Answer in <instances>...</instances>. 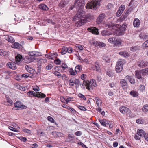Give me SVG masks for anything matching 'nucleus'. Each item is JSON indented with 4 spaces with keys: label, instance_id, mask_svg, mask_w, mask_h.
Here are the masks:
<instances>
[{
    "label": "nucleus",
    "instance_id": "21",
    "mask_svg": "<svg viewBox=\"0 0 148 148\" xmlns=\"http://www.w3.org/2000/svg\"><path fill=\"white\" fill-rule=\"evenodd\" d=\"M140 23V20L137 18H136L134 19L133 21V25L135 27H138Z\"/></svg>",
    "mask_w": 148,
    "mask_h": 148
},
{
    "label": "nucleus",
    "instance_id": "58",
    "mask_svg": "<svg viewBox=\"0 0 148 148\" xmlns=\"http://www.w3.org/2000/svg\"><path fill=\"white\" fill-rule=\"evenodd\" d=\"M23 131L24 132L29 134H30L31 132L30 130H29L27 129H23Z\"/></svg>",
    "mask_w": 148,
    "mask_h": 148
},
{
    "label": "nucleus",
    "instance_id": "14",
    "mask_svg": "<svg viewBox=\"0 0 148 148\" xmlns=\"http://www.w3.org/2000/svg\"><path fill=\"white\" fill-rule=\"evenodd\" d=\"M87 29L89 32L98 35L99 34L98 29L96 27L88 28Z\"/></svg>",
    "mask_w": 148,
    "mask_h": 148
},
{
    "label": "nucleus",
    "instance_id": "20",
    "mask_svg": "<svg viewBox=\"0 0 148 148\" xmlns=\"http://www.w3.org/2000/svg\"><path fill=\"white\" fill-rule=\"evenodd\" d=\"M105 15L104 13L100 14L97 18V21L99 23L101 22L105 17Z\"/></svg>",
    "mask_w": 148,
    "mask_h": 148
},
{
    "label": "nucleus",
    "instance_id": "61",
    "mask_svg": "<svg viewBox=\"0 0 148 148\" xmlns=\"http://www.w3.org/2000/svg\"><path fill=\"white\" fill-rule=\"evenodd\" d=\"M69 84L71 86H73L74 84V82L73 79H71L69 81Z\"/></svg>",
    "mask_w": 148,
    "mask_h": 148
},
{
    "label": "nucleus",
    "instance_id": "27",
    "mask_svg": "<svg viewBox=\"0 0 148 148\" xmlns=\"http://www.w3.org/2000/svg\"><path fill=\"white\" fill-rule=\"evenodd\" d=\"M52 134L53 135L54 137L62 136L63 135V134L61 133L58 132H52Z\"/></svg>",
    "mask_w": 148,
    "mask_h": 148
},
{
    "label": "nucleus",
    "instance_id": "45",
    "mask_svg": "<svg viewBox=\"0 0 148 148\" xmlns=\"http://www.w3.org/2000/svg\"><path fill=\"white\" fill-rule=\"evenodd\" d=\"M62 107L64 108H66L68 109H69L71 111H73V108H70L66 104H63L62 105Z\"/></svg>",
    "mask_w": 148,
    "mask_h": 148
},
{
    "label": "nucleus",
    "instance_id": "34",
    "mask_svg": "<svg viewBox=\"0 0 148 148\" xmlns=\"http://www.w3.org/2000/svg\"><path fill=\"white\" fill-rule=\"evenodd\" d=\"M68 51V47H63L62 49L61 53L62 55L65 54Z\"/></svg>",
    "mask_w": 148,
    "mask_h": 148
},
{
    "label": "nucleus",
    "instance_id": "48",
    "mask_svg": "<svg viewBox=\"0 0 148 148\" xmlns=\"http://www.w3.org/2000/svg\"><path fill=\"white\" fill-rule=\"evenodd\" d=\"M106 8L108 10H111L113 8V5L111 3H108L107 5Z\"/></svg>",
    "mask_w": 148,
    "mask_h": 148
},
{
    "label": "nucleus",
    "instance_id": "29",
    "mask_svg": "<svg viewBox=\"0 0 148 148\" xmlns=\"http://www.w3.org/2000/svg\"><path fill=\"white\" fill-rule=\"evenodd\" d=\"M101 34L102 36H106L110 35L111 34V33L108 31L103 30L101 32Z\"/></svg>",
    "mask_w": 148,
    "mask_h": 148
},
{
    "label": "nucleus",
    "instance_id": "36",
    "mask_svg": "<svg viewBox=\"0 0 148 148\" xmlns=\"http://www.w3.org/2000/svg\"><path fill=\"white\" fill-rule=\"evenodd\" d=\"M106 74L110 77L113 76L114 74L112 71L110 69H108L106 72Z\"/></svg>",
    "mask_w": 148,
    "mask_h": 148
},
{
    "label": "nucleus",
    "instance_id": "18",
    "mask_svg": "<svg viewBox=\"0 0 148 148\" xmlns=\"http://www.w3.org/2000/svg\"><path fill=\"white\" fill-rule=\"evenodd\" d=\"M9 67L13 70H15L17 69L16 64L14 62H9L7 64Z\"/></svg>",
    "mask_w": 148,
    "mask_h": 148
},
{
    "label": "nucleus",
    "instance_id": "7",
    "mask_svg": "<svg viewBox=\"0 0 148 148\" xmlns=\"http://www.w3.org/2000/svg\"><path fill=\"white\" fill-rule=\"evenodd\" d=\"M109 42L114 45H118L121 43L120 39L116 37H111L108 39Z\"/></svg>",
    "mask_w": 148,
    "mask_h": 148
},
{
    "label": "nucleus",
    "instance_id": "60",
    "mask_svg": "<svg viewBox=\"0 0 148 148\" xmlns=\"http://www.w3.org/2000/svg\"><path fill=\"white\" fill-rule=\"evenodd\" d=\"M69 84L71 86H73L74 84V82L73 79H71L69 81Z\"/></svg>",
    "mask_w": 148,
    "mask_h": 148
},
{
    "label": "nucleus",
    "instance_id": "35",
    "mask_svg": "<svg viewBox=\"0 0 148 148\" xmlns=\"http://www.w3.org/2000/svg\"><path fill=\"white\" fill-rule=\"evenodd\" d=\"M8 52L7 51H4L3 49H0V55L1 56H5L8 55Z\"/></svg>",
    "mask_w": 148,
    "mask_h": 148
},
{
    "label": "nucleus",
    "instance_id": "1",
    "mask_svg": "<svg viewBox=\"0 0 148 148\" xmlns=\"http://www.w3.org/2000/svg\"><path fill=\"white\" fill-rule=\"evenodd\" d=\"M77 14H77L76 15H77V16H76L75 18V19L76 20H77L78 19H79L78 21L75 22V25L77 27H78V26H81L84 23L89 21L90 20L92 19L93 18V16L92 15L90 14H89L86 15L84 19H81L80 18H78Z\"/></svg>",
    "mask_w": 148,
    "mask_h": 148
},
{
    "label": "nucleus",
    "instance_id": "51",
    "mask_svg": "<svg viewBox=\"0 0 148 148\" xmlns=\"http://www.w3.org/2000/svg\"><path fill=\"white\" fill-rule=\"evenodd\" d=\"M126 27L127 26L125 24H123L121 27V29L123 31H125V30Z\"/></svg>",
    "mask_w": 148,
    "mask_h": 148
},
{
    "label": "nucleus",
    "instance_id": "59",
    "mask_svg": "<svg viewBox=\"0 0 148 148\" xmlns=\"http://www.w3.org/2000/svg\"><path fill=\"white\" fill-rule=\"evenodd\" d=\"M50 55L52 57V59H54L57 57V55L55 53H51Z\"/></svg>",
    "mask_w": 148,
    "mask_h": 148
},
{
    "label": "nucleus",
    "instance_id": "6",
    "mask_svg": "<svg viewBox=\"0 0 148 148\" xmlns=\"http://www.w3.org/2000/svg\"><path fill=\"white\" fill-rule=\"evenodd\" d=\"M85 3L84 0H79L77 4V6L79 8L80 10L77 13L78 18H80L82 16V9L84 7Z\"/></svg>",
    "mask_w": 148,
    "mask_h": 148
},
{
    "label": "nucleus",
    "instance_id": "56",
    "mask_svg": "<svg viewBox=\"0 0 148 148\" xmlns=\"http://www.w3.org/2000/svg\"><path fill=\"white\" fill-rule=\"evenodd\" d=\"M134 137L137 140H139L140 139V137L137 134V133L135 135Z\"/></svg>",
    "mask_w": 148,
    "mask_h": 148
},
{
    "label": "nucleus",
    "instance_id": "16",
    "mask_svg": "<svg viewBox=\"0 0 148 148\" xmlns=\"http://www.w3.org/2000/svg\"><path fill=\"white\" fill-rule=\"evenodd\" d=\"M75 84H76V89L79 87V85L81 86L82 88H85V85L83 84V83L81 85L80 84L79 79H76L75 80Z\"/></svg>",
    "mask_w": 148,
    "mask_h": 148
},
{
    "label": "nucleus",
    "instance_id": "57",
    "mask_svg": "<svg viewBox=\"0 0 148 148\" xmlns=\"http://www.w3.org/2000/svg\"><path fill=\"white\" fill-rule=\"evenodd\" d=\"M78 97L81 98H83L84 100H86V99L84 96L82 94L79 93L78 95Z\"/></svg>",
    "mask_w": 148,
    "mask_h": 148
},
{
    "label": "nucleus",
    "instance_id": "46",
    "mask_svg": "<svg viewBox=\"0 0 148 148\" xmlns=\"http://www.w3.org/2000/svg\"><path fill=\"white\" fill-rule=\"evenodd\" d=\"M75 47L76 48H78L80 50H83V46L80 45L76 44L75 45Z\"/></svg>",
    "mask_w": 148,
    "mask_h": 148
},
{
    "label": "nucleus",
    "instance_id": "12",
    "mask_svg": "<svg viewBox=\"0 0 148 148\" xmlns=\"http://www.w3.org/2000/svg\"><path fill=\"white\" fill-rule=\"evenodd\" d=\"M125 8L124 5H121L119 8L116 14V16L117 17L119 16L123 12Z\"/></svg>",
    "mask_w": 148,
    "mask_h": 148
},
{
    "label": "nucleus",
    "instance_id": "5",
    "mask_svg": "<svg viewBox=\"0 0 148 148\" xmlns=\"http://www.w3.org/2000/svg\"><path fill=\"white\" fill-rule=\"evenodd\" d=\"M39 54V53L35 51L30 52L29 55L30 56L28 57L27 58V62L28 63H30L34 61L35 59L34 56H39L40 55Z\"/></svg>",
    "mask_w": 148,
    "mask_h": 148
},
{
    "label": "nucleus",
    "instance_id": "41",
    "mask_svg": "<svg viewBox=\"0 0 148 148\" xmlns=\"http://www.w3.org/2000/svg\"><path fill=\"white\" fill-rule=\"evenodd\" d=\"M147 47H148V40L145 42L142 45V47L143 49H145Z\"/></svg>",
    "mask_w": 148,
    "mask_h": 148
},
{
    "label": "nucleus",
    "instance_id": "37",
    "mask_svg": "<svg viewBox=\"0 0 148 148\" xmlns=\"http://www.w3.org/2000/svg\"><path fill=\"white\" fill-rule=\"evenodd\" d=\"M142 111L146 112L148 111V104H146L143 106L142 108Z\"/></svg>",
    "mask_w": 148,
    "mask_h": 148
},
{
    "label": "nucleus",
    "instance_id": "31",
    "mask_svg": "<svg viewBox=\"0 0 148 148\" xmlns=\"http://www.w3.org/2000/svg\"><path fill=\"white\" fill-rule=\"evenodd\" d=\"M130 94L131 95L134 97H137L138 95V92L134 90H132L130 92Z\"/></svg>",
    "mask_w": 148,
    "mask_h": 148
},
{
    "label": "nucleus",
    "instance_id": "9",
    "mask_svg": "<svg viewBox=\"0 0 148 148\" xmlns=\"http://www.w3.org/2000/svg\"><path fill=\"white\" fill-rule=\"evenodd\" d=\"M92 44L94 46L97 47H102L106 46L105 43L95 40H92Z\"/></svg>",
    "mask_w": 148,
    "mask_h": 148
},
{
    "label": "nucleus",
    "instance_id": "38",
    "mask_svg": "<svg viewBox=\"0 0 148 148\" xmlns=\"http://www.w3.org/2000/svg\"><path fill=\"white\" fill-rule=\"evenodd\" d=\"M95 66L96 68V70L98 71H100V68L99 65V63L98 62H95Z\"/></svg>",
    "mask_w": 148,
    "mask_h": 148
},
{
    "label": "nucleus",
    "instance_id": "62",
    "mask_svg": "<svg viewBox=\"0 0 148 148\" xmlns=\"http://www.w3.org/2000/svg\"><path fill=\"white\" fill-rule=\"evenodd\" d=\"M69 84L71 86H73L74 84V82L73 79H71L69 81Z\"/></svg>",
    "mask_w": 148,
    "mask_h": 148
},
{
    "label": "nucleus",
    "instance_id": "44",
    "mask_svg": "<svg viewBox=\"0 0 148 148\" xmlns=\"http://www.w3.org/2000/svg\"><path fill=\"white\" fill-rule=\"evenodd\" d=\"M53 73L56 75L57 76L58 78H60L61 77V75L60 72L57 71H53Z\"/></svg>",
    "mask_w": 148,
    "mask_h": 148
},
{
    "label": "nucleus",
    "instance_id": "10",
    "mask_svg": "<svg viewBox=\"0 0 148 148\" xmlns=\"http://www.w3.org/2000/svg\"><path fill=\"white\" fill-rule=\"evenodd\" d=\"M120 112L123 114L127 113V114H130L131 111L127 108L125 106H122L120 108Z\"/></svg>",
    "mask_w": 148,
    "mask_h": 148
},
{
    "label": "nucleus",
    "instance_id": "25",
    "mask_svg": "<svg viewBox=\"0 0 148 148\" xmlns=\"http://www.w3.org/2000/svg\"><path fill=\"white\" fill-rule=\"evenodd\" d=\"M119 54L122 56H123L125 58H128L130 56L129 53L128 52L126 51L120 52L119 53Z\"/></svg>",
    "mask_w": 148,
    "mask_h": 148
},
{
    "label": "nucleus",
    "instance_id": "2",
    "mask_svg": "<svg viewBox=\"0 0 148 148\" xmlns=\"http://www.w3.org/2000/svg\"><path fill=\"white\" fill-rule=\"evenodd\" d=\"M101 0H94L89 1L86 5L87 9H90L96 8L99 6L101 3Z\"/></svg>",
    "mask_w": 148,
    "mask_h": 148
},
{
    "label": "nucleus",
    "instance_id": "47",
    "mask_svg": "<svg viewBox=\"0 0 148 148\" xmlns=\"http://www.w3.org/2000/svg\"><path fill=\"white\" fill-rule=\"evenodd\" d=\"M76 106H77L78 108H79L80 110L83 111L86 110V109L84 106H79L77 104H76Z\"/></svg>",
    "mask_w": 148,
    "mask_h": 148
},
{
    "label": "nucleus",
    "instance_id": "43",
    "mask_svg": "<svg viewBox=\"0 0 148 148\" xmlns=\"http://www.w3.org/2000/svg\"><path fill=\"white\" fill-rule=\"evenodd\" d=\"M65 4V2L63 1H62L59 4V6L60 8H62L64 7Z\"/></svg>",
    "mask_w": 148,
    "mask_h": 148
},
{
    "label": "nucleus",
    "instance_id": "39",
    "mask_svg": "<svg viewBox=\"0 0 148 148\" xmlns=\"http://www.w3.org/2000/svg\"><path fill=\"white\" fill-rule=\"evenodd\" d=\"M128 16L126 14H123L122 16L120 17V21H123L125 20V19H127L128 18Z\"/></svg>",
    "mask_w": 148,
    "mask_h": 148
},
{
    "label": "nucleus",
    "instance_id": "33",
    "mask_svg": "<svg viewBox=\"0 0 148 148\" xmlns=\"http://www.w3.org/2000/svg\"><path fill=\"white\" fill-rule=\"evenodd\" d=\"M81 70H82L81 66L79 65H77L75 68V71L76 72V74L75 72V75L77 73L80 72Z\"/></svg>",
    "mask_w": 148,
    "mask_h": 148
},
{
    "label": "nucleus",
    "instance_id": "30",
    "mask_svg": "<svg viewBox=\"0 0 148 148\" xmlns=\"http://www.w3.org/2000/svg\"><path fill=\"white\" fill-rule=\"evenodd\" d=\"M39 8L42 10H47L49 9L45 5L41 4L39 5Z\"/></svg>",
    "mask_w": 148,
    "mask_h": 148
},
{
    "label": "nucleus",
    "instance_id": "8",
    "mask_svg": "<svg viewBox=\"0 0 148 148\" xmlns=\"http://www.w3.org/2000/svg\"><path fill=\"white\" fill-rule=\"evenodd\" d=\"M137 65L140 68H143L148 65V62L142 60H139L137 62Z\"/></svg>",
    "mask_w": 148,
    "mask_h": 148
},
{
    "label": "nucleus",
    "instance_id": "64",
    "mask_svg": "<svg viewBox=\"0 0 148 148\" xmlns=\"http://www.w3.org/2000/svg\"><path fill=\"white\" fill-rule=\"evenodd\" d=\"M78 143L79 145L80 144L83 148H88L85 145L81 142H78Z\"/></svg>",
    "mask_w": 148,
    "mask_h": 148
},
{
    "label": "nucleus",
    "instance_id": "23",
    "mask_svg": "<svg viewBox=\"0 0 148 148\" xmlns=\"http://www.w3.org/2000/svg\"><path fill=\"white\" fill-rule=\"evenodd\" d=\"M140 49V47L139 46H133L130 48V50L132 52H135Z\"/></svg>",
    "mask_w": 148,
    "mask_h": 148
},
{
    "label": "nucleus",
    "instance_id": "26",
    "mask_svg": "<svg viewBox=\"0 0 148 148\" xmlns=\"http://www.w3.org/2000/svg\"><path fill=\"white\" fill-rule=\"evenodd\" d=\"M7 102L4 103V104L6 105L10 106L12 105L13 103L12 100L9 98L7 97H6Z\"/></svg>",
    "mask_w": 148,
    "mask_h": 148
},
{
    "label": "nucleus",
    "instance_id": "52",
    "mask_svg": "<svg viewBox=\"0 0 148 148\" xmlns=\"http://www.w3.org/2000/svg\"><path fill=\"white\" fill-rule=\"evenodd\" d=\"M9 129L10 130L15 132H19V131L18 130H16L15 128L12 127L10 126L9 127Z\"/></svg>",
    "mask_w": 148,
    "mask_h": 148
},
{
    "label": "nucleus",
    "instance_id": "28",
    "mask_svg": "<svg viewBox=\"0 0 148 148\" xmlns=\"http://www.w3.org/2000/svg\"><path fill=\"white\" fill-rule=\"evenodd\" d=\"M36 97L41 98H44L45 97L46 95L44 94L41 92H37Z\"/></svg>",
    "mask_w": 148,
    "mask_h": 148
},
{
    "label": "nucleus",
    "instance_id": "24",
    "mask_svg": "<svg viewBox=\"0 0 148 148\" xmlns=\"http://www.w3.org/2000/svg\"><path fill=\"white\" fill-rule=\"evenodd\" d=\"M99 121L101 125L103 126H106L107 125H108L109 124V123H108V121L106 119H99Z\"/></svg>",
    "mask_w": 148,
    "mask_h": 148
},
{
    "label": "nucleus",
    "instance_id": "19",
    "mask_svg": "<svg viewBox=\"0 0 148 148\" xmlns=\"http://www.w3.org/2000/svg\"><path fill=\"white\" fill-rule=\"evenodd\" d=\"M137 134L140 137H144L146 133L143 130L139 129L137 131Z\"/></svg>",
    "mask_w": 148,
    "mask_h": 148
},
{
    "label": "nucleus",
    "instance_id": "40",
    "mask_svg": "<svg viewBox=\"0 0 148 148\" xmlns=\"http://www.w3.org/2000/svg\"><path fill=\"white\" fill-rule=\"evenodd\" d=\"M142 73L144 75H148V69H145L141 70Z\"/></svg>",
    "mask_w": 148,
    "mask_h": 148
},
{
    "label": "nucleus",
    "instance_id": "17",
    "mask_svg": "<svg viewBox=\"0 0 148 148\" xmlns=\"http://www.w3.org/2000/svg\"><path fill=\"white\" fill-rule=\"evenodd\" d=\"M22 57L21 55L20 54H18L16 56V63L17 64H19L22 61Z\"/></svg>",
    "mask_w": 148,
    "mask_h": 148
},
{
    "label": "nucleus",
    "instance_id": "11",
    "mask_svg": "<svg viewBox=\"0 0 148 148\" xmlns=\"http://www.w3.org/2000/svg\"><path fill=\"white\" fill-rule=\"evenodd\" d=\"M14 105L15 107L21 108V109H26L27 108L26 106L23 104L22 103L19 101L16 102L14 104Z\"/></svg>",
    "mask_w": 148,
    "mask_h": 148
},
{
    "label": "nucleus",
    "instance_id": "63",
    "mask_svg": "<svg viewBox=\"0 0 148 148\" xmlns=\"http://www.w3.org/2000/svg\"><path fill=\"white\" fill-rule=\"evenodd\" d=\"M38 147V145L36 143H34L31 145V147L32 148H36Z\"/></svg>",
    "mask_w": 148,
    "mask_h": 148
},
{
    "label": "nucleus",
    "instance_id": "49",
    "mask_svg": "<svg viewBox=\"0 0 148 148\" xmlns=\"http://www.w3.org/2000/svg\"><path fill=\"white\" fill-rule=\"evenodd\" d=\"M8 41L11 43L14 42L15 41L14 38L11 36H9Z\"/></svg>",
    "mask_w": 148,
    "mask_h": 148
},
{
    "label": "nucleus",
    "instance_id": "54",
    "mask_svg": "<svg viewBox=\"0 0 148 148\" xmlns=\"http://www.w3.org/2000/svg\"><path fill=\"white\" fill-rule=\"evenodd\" d=\"M48 120L52 123H53L54 122V120L53 118L51 116H48L47 118Z\"/></svg>",
    "mask_w": 148,
    "mask_h": 148
},
{
    "label": "nucleus",
    "instance_id": "55",
    "mask_svg": "<svg viewBox=\"0 0 148 148\" xmlns=\"http://www.w3.org/2000/svg\"><path fill=\"white\" fill-rule=\"evenodd\" d=\"M53 67L52 65L51 64H50L48 65L46 67V69L47 70H50Z\"/></svg>",
    "mask_w": 148,
    "mask_h": 148
},
{
    "label": "nucleus",
    "instance_id": "53",
    "mask_svg": "<svg viewBox=\"0 0 148 148\" xmlns=\"http://www.w3.org/2000/svg\"><path fill=\"white\" fill-rule=\"evenodd\" d=\"M69 71L70 74L72 75H74V72L73 69L71 68H69Z\"/></svg>",
    "mask_w": 148,
    "mask_h": 148
},
{
    "label": "nucleus",
    "instance_id": "4",
    "mask_svg": "<svg viewBox=\"0 0 148 148\" xmlns=\"http://www.w3.org/2000/svg\"><path fill=\"white\" fill-rule=\"evenodd\" d=\"M125 63V61L124 59L119 60L116 66V71L117 73L121 72L123 68V65Z\"/></svg>",
    "mask_w": 148,
    "mask_h": 148
},
{
    "label": "nucleus",
    "instance_id": "22",
    "mask_svg": "<svg viewBox=\"0 0 148 148\" xmlns=\"http://www.w3.org/2000/svg\"><path fill=\"white\" fill-rule=\"evenodd\" d=\"M11 47L14 48L19 49L21 47V45L17 42L12 44L11 45Z\"/></svg>",
    "mask_w": 148,
    "mask_h": 148
},
{
    "label": "nucleus",
    "instance_id": "3",
    "mask_svg": "<svg viewBox=\"0 0 148 148\" xmlns=\"http://www.w3.org/2000/svg\"><path fill=\"white\" fill-rule=\"evenodd\" d=\"M83 82L86 89L89 90L92 88V86L95 87L97 85L96 81L94 79H92L91 80H84Z\"/></svg>",
    "mask_w": 148,
    "mask_h": 148
},
{
    "label": "nucleus",
    "instance_id": "13",
    "mask_svg": "<svg viewBox=\"0 0 148 148\" xmlns=\"http://www.w3.org/2000/svg\"><path fill=\"white\" fill-rule=\"evenodd\" d=\"M125 79L128 80L132 84H134L135 83V80L133 77L129 75H127L125 77Z\"/></svg>",
    "mask_w": 148,
    "mask_h": 148
},
{
    "label": "nucleus",
    "instance_id": "32",
    "mask_svg": "<svg viewBox=\"0 0 148 148\" xmlns=\"http://www.w3.org/2000/svg\"><path fill=\"white\" fill-rule=\"evenodd\" d=\"M142 71H136L135 75L137 78L138 79H140L141 78V73Z\"/></svg>",
    "mask_w": 148,
    "mask_h": 148
},
{
    "label": "nucleus",
    "instance_id": "42",
    "mask_svg": "<svg viewBox=\"0 0 148 148\" xmlns=\"http://www.w3.org/2000/svg\"><path fill=\"white\" fill-rule=\"evenodd\" d=\"M25 69L28 72L30 73H31V71L33 70V69L28 65L25 66Z\"/></svg>",
    "mask_w": 148,
    "mask_h": 148
},
{
    "label": "nucleus",
    "instance_id": "15",
    "mask_svg": "<svg viewBox=\"0 0 148 148\" xmlns=\"http://www.w3.org/2000/svg\"><path fill=\"white\" fill-rule=\"evenodd\" d=\"M121 86L124 89H127L128 85L127 81L125 79H122L120 81Z\"/></svg>",
    "mask_w": 148,
    "mask_h": 148
},
{
    "label": "nucleus",
    "instance_id": "50",
    "mask_svg": "<svg viewBox=\"0 0 148 148\" xmlns=\"http://www.w3.org/2000/svg\"><path fill=\"white\" fill-rule=\"evenodd\" d=\"M140 90L143 92L145 90V87L143 85H141L140 86Z\"/></svg>",
    "mask_w": 148,
    "mask_h": 148
}]
</instances>
